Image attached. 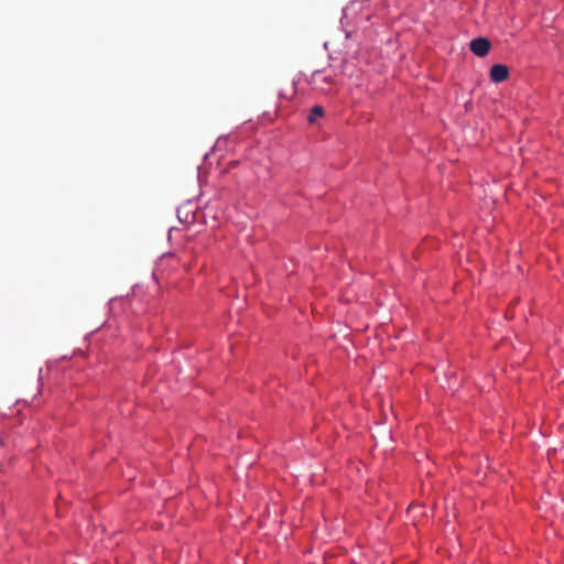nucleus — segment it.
<instances>
[{"label": "nucleus", "instance_id": "nucleus-1", "mask_svg": "<svg viewBox=\"0 0 564 564\" xmlns=\"http://www.w3.org/2000/svg\"><path fill=\"white\" fill-rule=\"evenodd\" d=\"M312 85L315 89L321 90L322 93H330L335 85V80L332 74L317 70L312 75Z\"/></svg>", "mask_w": 564, "mask_h": 564}, {"label": "nucleus", "instance_id": "nucleus-2", "mask_svg": "<svg viewBox=\"0 0 564 564\" xmlns=\"http://www.w3.org/2000/svg\"><path fill=\"white\" fill-rule=\"evenodd\" d=\"M490 50V43L487 39L478 37L470 42V51L477 56H485Z\"/></svg>", "mask_w": 564, "mask_h": 564}, {"label": "nucleus", "instance_id": "nucleus-3", "mask_svg": "<svg viewBox=\"0 0 564 564\" xmlns=\"http://www.w3.org/2000/svg\"><path fill=\"white\" fill-rule=\"evenodd\" d=\"M509 76V69L502 64H496L490 69V78L495 83H501Z\"/></svg>", "mask_w": 564, "mask_h": 564}, {"label": "nucleus", "instance_id": "nucleus-4", "mask_svg": "<svg viewBox=\"0 0 564 564\" xmlns=\"http://www.w3.org/2000/svg\"><path fill=\"white\" fill-rule=\"evenodd\" d=\"M324 116V109L322 106H314L308 115V122L315 123L316 120Z\"/></svg>", "mask_w": 564, "mask_h": 564}]
</instances>
